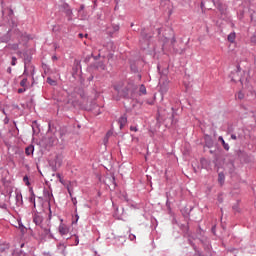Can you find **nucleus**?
<instances>
[{"label":"nucleus","mask_w":256,"mask_h":256,"mask_svg":"<svg viewBox=\"0 0 256 256\" xmlns=\"http://www.w3.org/2000/svg\"><path fill=\"white\" fill-rule=\"evenodd\" d=\"M130 130L134 131V132H138V128L137 127H130Z\"/></svg>","instance_id":"27"},{"label":"nucleus","mask_w":256,"mask_h":256,"mask_svg":"<svg viewBox=\"0 0 256 256\" xmlns=\"http://www.w3.org/2000/svg\"><path fill=\"white\" fill-rule=\"evenodd\" d=\"M68 193L70 194V197H72V193H71V191H70V190H68Z\"/></svg>","instance_id":"32"},{"label":"nucleus","mask_w":256,"mask_h":256,"mask_svg":"<svg viewBox=\"0 0 256 256\" xmlns=\"http://www.w3.org/2000/svg\"><path fill=\"white\" fill-rule=\"evenodd\" d=\"M232 81L236 82L237 79H235L232 75H231Z\"/></svg>","instance_id":"31"},{"label":"nucleus","mask_w":256,"mask_h":256,"mask_svg":"<svg viewBox=\"0 0 256 256\" xmlns=\"http://www.w3.org/2000/svg\"><path fill=\"white\" fill-rule=\"evenodd\" d=\"M17 40L19 42V44H23L25 45L27 43V41L29 40V37L25 34H23L22 32L15 30L14 32V36H13V41Z\"/></svg>","instance_id":"1"},{"label":"nucleus","mask_w":256,"mask_h":256,"mask_svg":"<svg viewBox=\"0 0 256 256\" xmlns=\"http://www.w3.org/2000/svg\"><path fill=\"white\" fill-rule=\"evenodd\" d=\"M129 239H130V241L136 240V235L130 234V235H129Z\"/></svg>","instance_id":"22"},{"label":"nucleus","mask_w":256,"mask_h":256,"mask_svg":"<svg viewBox=\"0 0 256 256\" xmlns=\"http://www.w3.org/2000/svg\"><path fill=\"white\" fill-rule=\"evenodd\" d=\"M8 49L17 51V50H19V44L18 43L9 44Z\"/></svg>","instance_id":"8"},{"label":"nucleus","mask_w":256,"mask_h":256,"mask_svg":"<svg viewBox=\"0 0 256 256\" xmlns=\"http://www.w3.org/2000/svg\"><path fill=\"white\" fill-rule=\"evenodd\" d=\"M33 152H34V146H32V145L28 146V147L25 149V153H26L27 156L33 154Z\"/></svg>","instance_id":"9"},{"label":"nucleus","mask_w":256,"mask_h":256,"mask_svg":"<svg viewBox=\"0 0 256 256\" xmlns=\"http://www.w3.org/2000/svg\"><path fill=\"white\" fill-rule=\"evenodd\" d=\"M8 72L11 73V68H8Z\"/></svg>","instance_id":"33"},{"label":"nucleus","mask_w":256,"mask_h":256,"mask_svg":"<svg viewBox=\"0 0 256 256\" xmlns=\"http://www.w3.org/2000/svg\"><path fill=\"white\" fill-rule=\"evenodd\" d=\"M237 97H238L239 100L244 99V94H243V92H241V91L238 92Z\"/></svg>","instance_id":"18"},{"label":"nucleus","mask_w":256,"mask_h":256,"mask_svg":"<svg viewBox=\"0 0 256 256\" xmlns=\"http://www.w3.org/2000/svg\"><path fill=\"white\" fill-rule=\"evenodd\" d=\"M114 90L120 97H127V90L122 87V85H114Z\"/></svg>","instance_id":"3"},{"label":"nucleus","mask_w":256,"mask_h":256,"mask_svg":"<svg viewBox=\"0 0 256 256\" xmlns=\"http://www.w3.org/2000/svg\"><path fill=\"white\" fill-rule=\"evenodd\" d=\"M17 58L15 56L12 57L11 65L16 66Z\"/></svg>","instance_id":"20"},{"label":"nucleus","mask_w":256,"mask_h":256,"mask_svg":"<svg viewBox=\"0 0 256 256\" xmlns=\"http://www.w3.org/2000/svg\"><path fill=\"white\" fill-rule=\"evenodd\" d=\"M127 122H128V119L126 116L119 118L118 123H119L120 129H123L126 126Z\"/></svg>","instance_id":"5"},{"label":"nucleus","mask_w":256,"mask_h":256,"mask_svg":"<svg viewBox=\"0 0 256 256\" xmlns=\"http://www.w3.org/2000/svg\"><path fill=\"white\" fill-rule=\"evenodd\" d=\"M79 219V216L78 215H76V220H78Z\"/></svg>","instance_id":"34"},{"label":"nucleus","mask_w":256,"mask_h":256,"mask_svg":"<svg viewBox=\"0 0 256 256\" xmlns=\"http://www.w3.org/2000/svg\"><path fill=\"white\" fill-rule=\"evenodd\" d=\"M231 138H232L233 140H236V139H237V136H236V135H232Z\"/></svg>","instance_id":"29"},{"label":"nucleus","mask_w":256,"mask_h":256,"mask_svg":"<svg viewBox=\"0 0 256 256\" xmlns=\"http://www.w3.org/2000/svg\"><path fill=\"white\" fill-rule=\"evenodd\" d=\"M218 140L222 143L225 150L228 151L230 149L229 145L224 141L223 137L220 136Z\"/></svg>","instance_id":"10"},{"label":"nucleus","mask_w":256,"mask_h":256,"mask_svg":"<svg viewBox=\"0 0 256 256\" xmlns=\"http://www.w3.org/2000/svg\"><path fill=\"white\" fill-rule=\"evenodd\" d=\"M235 39H236V34L235 33H230L229 36H228V41L230 43H234Z\"/></svg>","instance_id":"13"},{"label":"nucleus","mask_w":256,"mask_h":256,"mask_svg":"<svg viewBox=\"0 0 256 256\" xmlns=\"http://www.w3.org/2000/svg\"><path fill=\"white\" fill-rule=\"evenodd\" d=\"M218 181H219V183H220L221 185L224 184V181H225V175H224V173H219V175H218Z\"/></svg>","instance_id":"11"},{"label":"nucleus","mask_w":256,"mask_h":256,"mask_svg":"<svg viewBox=\"0 0 256 256\" xmlns=\"http://www.w3.org/2000/svg\"><path fill=\"white\" fill-rule=\"evenodd\" d=\"M79 245V237L76 236V246Z\"/></svg>","instance_id":"28"},{"label":"nucleus","mask_w":256,"mask_h":256,"mask_svg":"<svg viewBox=\"0 0 256 256\" xmlns=\"http://www.w3.org/2000/svg\"><path fill=\"white\" fill-rule=\"evenodd\" d=\"M58 177H60V174H57Z\"/></svg>","instance_id":"35"},{"label":"nucleus","mask_w":256,"mask_h":256,"mask_svg":"<svg viewBox=\"0 0 256 256\" xmlns=\"http://www.w3.org/2000/svg\"><path fill=\"white\" fill-rule=\"evenodd\" d=\"M10 41V34L7 33L0 37V44L1 43H8Z\"/></svg>","instance_id":"6"},{"label":"nucleus","mask_w":256,"mask_h":256,"mask_svg":"<svg viewBox=\"0 0 256 256\" xmlns=\"http://www.w3.org/2000/svg\"><path fill=\"white\" fill-rule=\"evenodd\" d=\"M33 222L36 226H40L43 228L42 223H43V217L39 214H35L33 218Z\"/></svg>","instance_id":"4"},{"label":"nucleus","mask_w":256,"mask_h":256,"mask_svg":"<svg viewBox=\"0 0 256 256\" xmlns=\"http://www.w3.org/2000/svg\"><path fill=\"white\" fill-rule=\"evenodd\" d=\"M47 83H49L52 86L56 85V81L51 79L50 77L47 78Z\"/></svg>","instance_id":"16"},{"label":"nucleus","mask_w":256,"mask_h":256,"mask_svg":"<svg viewBox=\"0 0 256 256\" xmlns=\"http://www.w3.org/2000/svg\"><path fill=\"white\" fill-rule=\"evenodd\" d=\"M44 231H45L46 235L50 234V232H51L50 227L44 228Z\"/></svg>","instance_id":"23"},{"label":"nucleus","mask_w":256,"mask_h":256,"mask_svg":"<svg viewBox=\"0 0 256 256\" xmlns=\"http://www.w3.org/2000/svg\"><path fill=\"white\" fill-rule=\"evenodd\" d=\"M97 69L106 70V66L103 63H98L97 64Z\"/></svg>","instance_id":"15"},{"label":"nucleus","mask_w":256,"mask_h":256,"mask_svg":"<svg viewBox=\"0 0 256 256\" xmlns=\"http://www.w3.org/2000/svg\"><path fill=\"white\" fill-rule=\"evenodd\" d=\"M26 91V88L24 87V88H19L18 89V93H23V92H25Z\"/></svg>","instance_id":"24"},{"label":"nucleus","mask_w":256,"mask_h":256,"mask_svg":"<svg viewBox=\"0 0 256 256\" xmlns=\"http://www.w3.org/2000/svg\"><path fill=\"white\" fill-rule=\"evenodd\" d=\"M23 181L25 182V184H26L27 186L30 185L29 178H28L27 176H25V177L23 178Z\"/></svg>","instance_id":"21"},{"label":"nucleus","mask_w":256,"mask_h":256,"mask_svg":"<svg viewBox=\"0 0 256 256\" xmlns=\"http://www.w3.org/2000/svg\"><path fill=\"white\" fill-rule=\"evenodd\" d=\"M72 203H73V205H77V198H74V197H72Z\"/></svg>","instance_id":"25"},{"label":"nucleus","mask_w":256,"mask_h":256,"mask_svg":"<svg viewBox=\"0 0 256 256\" xmlns=\"http://www.w3.org/2000/svg\"><path fill=\"white\" fill-rule=\"evenodd\" d=\"M70 232V228L68 225L63 223V219H61V224L59 226V233L61 236H66Z\"/></svg>","instance_id":"2"},{"label":"nucleus","mask_w":256,"mask_h":256,"mask_svg":"<svg viewBox=\"0 0 256 256\" xmlns=\"http://www.w3.org/2000/svg\"><path fill=\"white\" fill-rule=\"evenodd\" d=\"M30 201H31V203H34V205H35V196H34V194H33L32 197L30 198Z\"/></svg>","instance_id":"26"},{"label":"nucleus","mask_w":256,"mask_h":256,"mask_svg":"<svg viewBox=\"0 0 256 256\" xmlns=\"http://www.w3.org/2000/svg\"><path fill=\"white\" fill-rule=\"evenodd\" d=\"M139 92L142 93L143 95L147 94V88L144 84L140 85Z\"/></svg>","instance_id":"12"},{"label":"nucleus","mask_w":256,"mask_h":256,"mask_svg":"<svg viewBox=\"0 0 256 256\" xmlns=\"http://www.w3.org/2000/svg\"><path fill=\"white\" fill-rule=\"evenodd\" d=\"M59 252L61 254H65V251H66V245L64 243H59L58 246H57Z\"/></svg>","instance_id":"7"},{"label":"nucleus","mask_w":256,"mask_h":256,"mask_svg":"<svg viewBox=\"0 0 256 256\" xmlns=\"http://www.w3.org/2000/svg\"><path fill=\"white\" fill-rule=\"evenodd\" d=\"M27 82H28L27 78H23L22 81L20 82V86L23 88H26Z\"/></svg>","instance_id":"14"},{"label":"nucleus","mask_w":256,"mask_h":256,"mask_svg":"<svg viewBox=\"0 0 256 256\" xmlns=\"http://www.w3.org/2000/svg\"><path fill=\"white\" fill-rule=\"evenodd\" d=\"M7 249H8V245H1L0 246V252L1 253L5 252V250H7Z\"/></svg>","instance_id":"17"},{"label":"nucleus","mask_w":256,"mask_h":256,"mask_svg":"<svg viewBox=\"0 0 256 256\" xmlns=\"http://www.w3.org/2000/svg\"><path fill=\"white\" fill-rule=\"evenodd\" d=\"M78 37H79L80 39H82V38H83V34H82V33L78 34Z\"/></svg>","instance_id":"30"},{"label":"nucleus","mask_w":256,"mask_h":256,"mask_svg":"<svg viewBox=\"0 0 256 256\" xmlns=\"http://www.w3.org/2000/svg\"><path fill=\"white\" fill-rule=\"evenodd\" d=\"M120 30V26L119 25H114L113 26V33L118 32Z\"/></svg>","instance_id":"19"}]
</instances>
